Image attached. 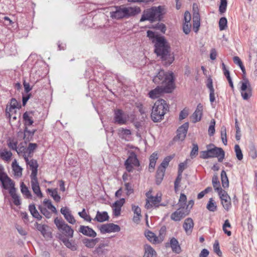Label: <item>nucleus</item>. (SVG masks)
<instances>
[{"instance_id":"f257e3e1","label":"nucleus","mask_w":257,"mask_h":257,"mask_svg":"<svg viewBox=\"0 0 257 257\" xmlns=\"http://www.w3.org/2000/svg\"><path fill=\"white\" fill-rule=\"evenodd\" d=\"M153 81L158 86L148 93L152 99L158 98L164 93H172L175 88V77L172 72L161 69L154 77Z\"/></svg>"},{"instance_id":"f03ea898","label":"nucleus","mask_w":257,"mask_h":257,"mask_svg":"<svg viewBox=\"0 0 257 257\" xmlns=\"http://www.w3.org/2000/svg\"><path fill=\"white\" fill-rule=\"evenodd\" d=\"M159 33H147V37L154 46V53L160 57L163 65L170 66L174 61V55L171 53V46L167 39Z\"/></svg>"},{"instance_id":"7ed1b4c3","label":"nucleus","mask_w":257,"mask_h":257,"mask_svg":"<svg viewBox=\"0 0 257 257\" xmlns=\"http://www.w3.org/2000/svg\"><path fill=\"white\" fill-rule=\"evenodd\" d=\"M169 106L166 101L163 99L157 100L153 106L151 118L155 122H160L163 118L165 114L169 111Z\"/></svg>"},{"instance_id":"20e7f679","label":"nucleus","mask_w":257,"mask_h":257,"mask_svg":"<svg viewBox=\"0 0 257 257\" xmlns=\"http://www.w3.org/2000/svg\"><path fill=\"white\" fill-rule=\"evenodd\" d=\"M141 12L140 7H125L122 5L115 7V11L110 12V17L112 19H120L123 18L135 16Z\"/></svg>"},{"instance_id":"39448f33","label":"nucleus","mask_w":257,"mask_h":257,"mask_svg":"<svg viewBox=\"0 0 257 257\" xmlns=\"http://www.w3.org/2000/svg\"><path fill=\"white\" fill-rule=\"evenodd\" d=\"M163 8L161 6L153 7L145 10L141 18L140 21L148 20L151 22L161 21L163 19Z\"/></svg>"},{"instance_id":"423d86ee","label":"nucleus","mask_w":257,"mask_h":257,"mask_svg":"<svg viewBox=\"0 0 257 257\" xmlns=\"http://www.w3.org/2000/svg\"><path fill=\"white\" fill-rule=\"evenodd\" d=\"M243 80L239 83L241 84L240 92L242 98L244 100H248L252 96V88L250 83L245 74H242Z\"/></svg>"},{"instance_id":"0eeeda50","label":"nucleus","mask_w":257,"mask_h":257,"mask_svg":"<svg viewBox=\"0 0 257 257\" xmlns=\"http://www.w3.org/2000/svg\"><path fill=\"white\" fill-rule=\"evenodd\" d=\"M54 223L59 230L63 232L66 237L72 238L73 236L74 230L65 223L62 218L56 217L54 219Z\"/></svg>"},{"instance_id":"6e6552de","label":"nucleus","mask_w":257,"mask_h":257,"mask_svg":"<svg viewBox=\"0 0 257 257\" xmlns=\"http://www.w3.org/2000/svg\"><path fill=\"white\" fill-rule=\"evenodd\" d=\"M210 158L217 157L219 162H222L225 157V152L221 148L216 147L213 144L207 146Z\"/></svg>"},{"instance_id":"1a4fd4ad","label":"nucleus","mask_w":257,"mask_h":257,"mask_svg":"<svg viewBox=\"0 0 257 257\" xmlns=\"http://www.w3.org/2000/svg\"><path fill=\"white\" fill-rule=\"evenodd\" d=\"M127 121V117L121 109L114 110L113 123L119 125L125 124Z\"/></svg>"},{"instance_id":"9d476101","label":"nucleus","mask_w":257,"mask_h":257,"mask_svg":"<svg viewBox=\"0 0 257 257\" xmlns=\"http://www.w3.org/2000/svg\"><path fill=\"white\" fill-rule=\"evenodd\" d=\"M189 127V123L185 122L179 127L177 130V135L174 138V141H183L186 138V134Z\"/></svg>"},{"instance_id":"9b49d317","label":"nucleus","mask_w":257,"mask_h":257,"mask_svg":"<svg viewBox=\"0 0 257 257\" xmlns=\"http://www.w3.org/2000/svg\"><path fill=\"white\" fill-rule=\"evenodd\" d=\"M120 230V227L113 223H107L102 224L100 227L101 233H110L112 232H118Z\"/></svg>"},{"instance_id":"f8f14e48","label":"nucleus","mask_w":257,"mask_h":257,"mask_svg":"<svg viewBox=\"0 0 257 257\" xmlns=\"http://www.w3.org/2000/svg\"><path fill=\"white\" fill-rule=\"evenodd\" d=\"M146 195L148 196V199L146 200V204L145 205V207L147 209H150L153 207V206H155V207H158L159 203L161 201V196H158L157 195L156 196H151L149 197L148 193L146 194Z\"/></svg>"},{"instance_id":"ddd939ff","label":"nucleus","mask_w":257,"mask_h":257,"mask_svg":"<svg viewBox=\"0 0 257 257\" xmlns=\"http://www.w3.org/2000/svg\"><path fill=\"white\" fill-rule=\"evenodd\" d=\"M190 213V209L182 210L178 209L172 213L171 219L175 221H180L183 218L188 215Z\"/></svg>"},{"instance_id":"4468645a","label":"nucleus","mask_w":257,"mask_h":257,"mask_svg":"<svg viewBox=\"0 0 257 257\" xmlns=\"http://www.w3.org/2000/svg\"><path fill=\"white\" fill-rule=\"evenodd\" d=\"M78 232L89 237L93 238L97 235L96 232L88 226L80 225Z\"/></svg>"},{"instance_id":"2eb2a0df","label":"nucleus","mask_w":257,"mask_h":257,"mask_svg":"<svg viewBox=\"0 0 257 257\" xmlns=\"http://www.w3.org/2000/svg\"><path fill=\"white\" fill-rule=\"evenodd\" d=\"M34 111H27L23 114V119L24 127H28L33 124L34 121L33 119Z\"/></svg>"},{"instance_id":"dca6fc26","label":"nucleus","mask_w":257,"mask_h":257,"mask_svg":"<svg viewBox=\"0 0 257 257\" xmlns=\"http://www.w3.org/2000/svg\"><path fill=\"white\" fill-rule=\"evenodd\" d=\"M60 212L63 215L65 219L69 223L74 224L76 222V220L71 214V211L67 207L61 208L60 209Z\"/></svg>"},{"instance_id":"f3484780","label":"nucleus","mask_w":257,"mask_h":257,"mask_svg":"<svg viewBox=\"0 0 257 257\" xmlns=\"http://www.w3.org/2000/svg\"><path fill=\"white\" fill-rule=\"evenodd\" d=\"M125 203V199L121 198L119 200H117L112 204L113 214L115 216H118L120 215L121 207Z\"/></svg>"},{"instance_id":"a211bd4d","label":"nucleus","mask_w":257,"mask_h":257,"mask_svg":"<svg viewBox=\"0 0 257 257\" xmlns=\"http://www.w3.org/2000/svg\"><path fill=\"white\" fill-rule=\"evenodd\" d=\"M203 105L201 103H199L197 106L195 111L192 115L193 122H196L201 120L203 114Z\"/></svg>"},{"instance_id":"6ab92c4d","label":"nucleus","mask_w":257,"mask_h":257,"mask_svg":"<svg viewBox=\"0 0 257 257\" xmlns=\"http://www.w3.org/2000/svg\"><path fill=\"white\" fill-rule=\"evenodd\" d=\"M60 239L64 244L71 250L75 251L77 250L78 245L75 240L72 239L69 240L67 237L64 236L60 238Z\"/></svg>"},{"instance_id":"aec40b11","label":"nucleus","mask_w":257,"mask_h":257,"mask_svg":"<svg viewBox=\"0 0 257 257\" xmlns=\"http://www.w3.org/2000/svg\"><path fill=\"white\" fill-rule=\"evenodd\" d=\"M183 228L184 229L187 234H190L193 230L194 227V222L191 218H186L183 225Z\"/></svg>"},{"instance_id":"412c9836","label":"nucleus","mask_w":257,"mask_h":257,"mask_svg":"<svg viewBox=\"0 0 257 257\" xmlns=\"http://www.w3.org/2000/svg\"><path fill=\"white\" fill-rule=\"evenodd\" d=\"M0 181L2 187L5 190L9 189L12 186H15L14 182L7 175L3 178L0 177Z\"/></svg>"},{"instance_id":"4be33fe9","label":"nucleus","mask_w":257,"mask_h":257,"mask_svg":"<svg viewBox=\"0 0 257 257\" xmlns=\"http://www.w3.org/2000/svg\"><path fill=\"white\" fill-rule=\"evenodd\" d=\"M34 225L35 228L41 232V234L44 237H49L50 236V233L47 231V228H48V225L39 224L38 222H36Z\"/></svg>"},{"instance_id":"5701e85b","label":"nucleus","mask_w":257,"mask_h":257,"mask_svg":"<svg viewBox=\"0 0 257 257\" xmlns=\"http://www.w3.org/2000/svg\"><path fill=\"white\" fill-rule=\"evenodd\" d=\"M170 244L173 252L179 253L181 251V248L179 244V242L175 237L171 238L170 240Z\"/></svg>"},{"instance_id":"b1692460","label":"nucleus","mask_w":257,"mask_h":257,"mask_svg":"<svg viewBox=\"0 0 257 257\" xmlns=\"http://www.w3.org/2000/svg\"><path fill=\"white\" fill-rule=\"evenodd\" d=\"M145 253L143 257H156L157 253L154 249L149 244L144 245Z\"/></svg>"},{"instance_id":"393cba45","label":"nucleus","mask_w":257,"mask_h":257,"mask_svg":"<svg viewBox=\"0 0 257 257\" xmlns=\"http://www.w3.org/2000/svg\"><path fill=\"white\" fill-rule=\"evenodd\" d=\"M108 219L109 216L107 212L103 211L102 212H100L98 211L94 220H96L99 222H102L108 220Z\"/></svg>"},{"instance_id":"a878e982","label":"nucleus","mask_w":257,"mask_h":257,"mask_svg":"<svg viewBox=\"0 0 257 257\" xmlns=\"http://www.w3.org/2000/svg\"><path fill=\"white\" fill-rule=\"evenodd\" d=\"M19 133L24 134L23 139L25 141L24 144H26L27 142L31 141L33 138V135L28 127H24L23 132L20 131Z\"/></svg>"},{"instance_id":"bb28decb","label":"nucleus","mask_w":257,"mask_h":257,"mask_svg":"<svg viewBox=\"0 0 257 257\" xmlns=\"http://www.w3.org/2000/svg\"><path fill=\"white\" fill-rule=\"evenodd\" d=\"M106 246H107V245L105 244H99V245L95 249L94 253L97 254L100 256L105 255L108 251V250L105 248Z\"/></svg>"},{"instance_id":"cd10ccee","label":"nucleus","mask_w":257,"mask_h":257,"mask_svg":"<svg viewBox=\"0 0 257 257\" xmlns=\"http://www.w3.org/2000/svg\"><path fill=\"white\" fill-rule=\"evenodd\" d=\"M99 239L96 238L94 239H89L84 238L82 239V243L88 248H93L96 244L99 241Z\"/></svg>"},{"instance_id":"c85d7f7f","label":"nucleus","mask_w":257,"mask_h":257,"mask_svg":"<svg viewBox=\"0 0 257 257\" xmlns=\"http://www.w3.org/2000/svg\"><path fill=\"white\" fill-rule=\"evenodd\" d=\"M200 16L198 13L194 14L193 16V31L197 32L200 26Z\"/></svg>"},{"instance_id":"c756f323","label":"nucleus","mask_w":257,"mask_h":257,"mask_svg":"<svg viewBox=\"0 0 257 257\" xmlns=\"http://www.w3.org/2000/svg\"><path fill=\"white\" fill-rule=\"evenodd\" d=\"M18 102L17 100L14 98H12L11 99V102H10V107L8 108L7 107L6 110V113L7 115H8L9 117H11L12 115V114H11V112H12L13 110L18 108Z\"/></svg>"},{"instance_id":"7c9ffc66","label":"nucleus","mask_w":257,"mask_h":257,"mask_svg":"<svg viewBox=\"0 0 257 257\" xmlns=\"http://www.w3.org/2000/svg\"><path fill=\"white\" fill-rule=\"evenodd\" d=\"M31 183L34 193L36 194L38 197L42 198L43 197V194L41 191L38 181H31Z\"/></svg>"},{"instance_id":"2f4dec72","label":"nucleus","mask_w":257,"mask_h":257,"mask_svg":"<svg viewBox=\"0 0 257 257\" xmlns=\"http://www.w3.org/2000/svg\"><path fill=\"white\" fill-rule=\"evenodd\" d=\"M28 156L27 155H24V158L25 159V161L27 164V165H29L30 166V169H38V164L37 163V160L34 159H32L31 160H29Z\"/></svg>"},{"instance_id":"473e14b6","label":"nucleus","mask_w":257,"mask_h":257,"mask_svg":"<svg viewBox=\"0 0 257 257\" xmlns=\"http://www.w3.org/2000/svg\"><path fill=\"white\" fill-rule=\"evenodd\" d=\"M126 160L128 161L129 163L133 165L134 166L139 167L140 166L139 161L137 158L136 154L134 152L131 153Z\"/></svg>"},{"instance_id":"72a5a7b5","label":"nucleus","mask_w":257,"mask_h":257,"mask_svg":"<svg viewBox=\"0 0 257 257\" xmlns=\"http://www.w3.org/2000/svg\"><path fill=\"white\" fill-rule=\"evenodd\" d=\"M165 172V170L161 169L158 167L156 175V183L157 185H160L162 182L164 176Z\"/></svg>"},{"instance_id":"f704fd0d","label":"nucleus","mask_w":257,"mask_h":257,"mask_svg":"<svg viewBox=\"0 0 257 257\" xmlns=\"http://www.w3.org/2000/svg\"><path fill=\"white\" fill-rule=\"evenodd\" d=\"M29 209L31 214L34 218H36L38 220H41L42 216L39 214L34 204H30L29 206Z\"/></svg>"},{"instance_id":"c9c22d12","label":"nucleus","mask_w":257,"mask_h":257,"mask_svg":"<svg viewBox=\"0 0 257 257\" xmlns=\"http://www.w3.org/2000/svg\"><path fill=\"white\" fill-rule=\"evenodd\" d=\"M12 167L15 175L18 176H21L22 175V168L19 165L16 160L13 162Z\"/></svg>"},{"instance_id":"e433bc0d","label":"nucleus","mask_w":257,"mask_h":257,"mask_svg":"<svg viewBox=\"0 0 257 257\" xmlns=\"http://www.w3.org/2000/svg\"><path fill=\"white\" fill-rule=\"evenodd\" d=\"M12 156V153L7 149L0 151V158L3 160L8 161L10 160Z\"/></svg>"},{"instance_id":"4c0bfd02","label":"nucleus","mask_w":257,"mask_h":257,"mask_svg":"<svg viewBox=\"0 0 257 257\" xmlns=\"http://www.w3.org/2000/svg\"><path fill=\"white\" fill-rule=\"evenodd\" d=\"M221 180L222 187L224 188L228 187L229 181L226 173L224 170H222L221 172Z\"/></svg>"},{"instance_id":"58836bf2","label":"nucleus","mask_w":257,"mask_h":257,"mask_svg":"<svg viewBox=\"0 0 257 257\" xmlns=\"http://www.w3.org/2000/svg\"><path fill=\"white\" fill-rule=\"evenodd\" d=\"M212 182L213 186L214 188V190L218 192L222 189L221 188V187H220V182L218 180V177L216 175H214L213 176Z\"/></svg>"},{"instance_id":"ea45409f","label":"nucleus","mask_w":257,"mask_h":257,"mask_svg":"<svg viewBox=\"0 0 257 257\" xmlns=\"http://www.w3.org/2000/svg\"><path fill=\"white\" fill-rule=\"evenodd\" d=\"M132 132L129 129L121 127L118 130V135L121 139H124L125 137L130 136Z\"/></svg>"},{"instance_id":"a19ab883","label":"nucleus","mask_w":257,"mask_h":257,"mask_svg":"<svg viewBox=\"0 0 257 257\" xmlns=\"http://www.w3.org/2000/svg\"><path fill=\"white\" fill-rule=\"evenodd\" d=\"M186 196L184 194L181 193L178 202L179 209L184 210V208L186 206Z\"/></svg>"},{"instance_id":"79ce46f5","label":"nucleus","mask_w":257,"mask_h":257,"mask_svg":"<svg viewBox=\"0 0 257 257\" xmlns=\"http://www.w3.org/2000/svg\"><path fill=\"white\" fill-rule=\"evenodd\" d=\"M47 191L50 193V195L56 202H60L61 197L60 195L58 194V192L56 189H52L49 188L47 189Z\"/></svg>"},{"instance_id":"37998d69","label":"nucleus","mask_w":257,"mask_h":257,"mask_svg":"<svg viewBox=\"0 0 257 257\" xmlns=\"http://www.w3.org/2000/svg\"><path fill=\"white\" fill-rule=\"evenodd\" d=\"M20 187L21 192L23 195H25L28 198H31L32 197L31 193L24 182L21 183Z\"/></svg>"},{"instance_id":"c03bdc74","label":"nucleus","mask_w":257,"mask_h":257,"mask_svg":"<svg viewBox=\"0 0 257 257\" xmlns=\"http://www.w3.org/2000/svg\"><path fill=\"white\" fill-rule=\"evenodd\" d=\"M43 204L47 207L48 209L50 210L52 212L56 214L58 213L56 207L52 205L50 200L45 199L43 201Z\"/></svg>"},{"instance_id":"a18cd8bd","label":"nucleus","mask_w":257,"mask_h":257,"mask_svg":"<svg viewBox=\"0 0 257 257\" xmlns=\"http://www.w3.org/2000/svg\"><path fill=\"white\" fill-rule=\"evenodd\" d=\"M145 236L147 238V239L151 242L153 243H155L157 240V237L155 235L154 233L153 232L147 230L145 233Z\"/></svg>"},{"instance_id":"49530a36","label":"nucleus","mask_w":257,"mask_h":257,"mask_svg":"<svg viewBox=\"0 0 257 257\" xmlns=\"http://www.w3.org/2000/svg\"><path fill=\"white\" fill-rule=\"evenodd\" d=\"M206 208L210 211L214 212L216 211L217 206L213 198H211L209 199Z\"/></svg>"},{"instance_id":"de8ad7c7","label":"nucleus","mask_w":257,"mask_h":257,"mask_svg":"<svg viewBox=\"0 0 257 257\" xmlns=\"http://www.w3.org/2000/svg\"><path fill=\"white\" fill-rule=\"evenodd\" d=\"M17 148L16 152L19 155H22L24 157V155H27V148L24 145L23 143H20L18 146H17Z\"/></svg>"},{"instance_id":"09e8293b","label":"nucleus","mask_w":257,"mask_h":257,"mask_svg":"<svg viewBox=\"0 0 257 257\" xmlns=\"http://www.w3.org/2000/svg\"><path fill=\"white\" fill-rule=\"evenodd\" d=\"M173 158V157L172 156H169L166 157L163 160L161 165L159 166V168H161V169L166 170V168L168 166L169 162Z\"/></svg>"},{"instance_id":"8fccbe9b","label":"nucleus","mask_w":257,"mask_h":257,"mask_svg":"<svg viewBox=\"0 0 257 257\" xmlns=\"http://www.w3.org/2000/svg\"><path fill=\"white\" fill-rule=\"evenodd\" d=\"M192 149L190 152V157L192 159L195 158L198 153V146L196 143H193L192 144Z\"/></svg>"},{"instance_id":"3c124183","label":"nucleus","mask_w":257,"mask_h":257,"mask_svg":"<svg viewBox=\"0 0 257 257\" xmlns=\"http://www.w3.org/2000/svg\"><path fill=\"white\" fill-rule=\"evenodd\" d=\"M234 151L235 152V155L237 159L238 160L241 161L243 159V154L238 145H235Z\"/></svg>"},{"instance_id":"603ef678","label":"nucleus","mask_w":257,"mask_h":257,"mask_svg":"<svg viewBox=\"0 0 257 257\" xmlns=\"http://www.w3.org/2000/svg\"><path fill=\"white\" fill-rule=\"evenodd\" d=\"M38 208L40 210L41 213L43 214L47 218H51L52 214L46 208L40 205L39 206Z\"/></svg>"},{"instance_id":"864d4df0","label":"nucleus","mask_w":257,"mask_h":257,"mask_svg":"<svg viewBox=\"0 0 257 257\" xmlns=\"http://www.w3.org/2000/svg\"><path fill=\"white\" fill-rule=\"evenodd\" d=\"M78 215L79 216L82 218H83L85 220L91 222L92 218L89 215H88L84 208L83 209L81 212H78Z\"/></svg>"},{"instance_id":"5fc2aeb1","label":"nucleus","mask_w":257,"mask_h":257,"mask_svg":"<svg viewBox=\"0 0 257 257\" xmlns=\"http://www.w3.org/2000/svg\"><path fill=\"white\" fill-rule=\"evenodd\" d=\"M221 201V204H222L223 208H224V209H225L226 211H228L231 206V199H223L222 201Z\"/></svg>"},{"instance_id":"6e6d98bb","label":"nucleus","mask_w":257,"mask_h":257,"mask_svg":"<svg viewBox=\"0 0 257 257\" xmlns=\"http://www.w3.org/2000/svg\"><path fill=\"white\" fill-rule=\"evenodd\" d=\"M213 251L216 253L219 256L222 255V252L220 249L219 243L217 240H216L213 244Z\"/></svg>"},{"instance_id":"4d7b16f0","label":"nucleus","mask_w":257,"mask_h":257,"mask_svg":"<svg viewBox=\"0 0 257 257\" xmlns=\"http://www.w3.org/2000/svg\"><path fill=\"white\" fill-rule=\"evenodd\" d=\"M152 28L156 30H160L161 32H165L166 31V26L163 23H158L153 25Z\"/></svg>"},{"instance_id":"13d9d810","label":"nucleus","mask_w":257,"mask_h":257,"mask_svg":"<svg viewBox=\"0 0 257 257\" xmlns=\"http://www.w3.org/2000/svg\"><path fill=\"white\" fill-rule=\"evenodd\" d=\"M227 26V20L225 17H222L219 21V27L220 31H223Z\"/></svg>"},{"instance_id":"bf43d9fd","label":"nucleus","mask_w":257,"mask_h":257,"mask_svg":"<svg viewBox=\"0 0 257 257\" xmlns=\"http://www.w3.org/2000/svg\"><path fill=\"white\" fill-rule=\"evenodd\" d=\"M215 121L214 119H212L210 122V124L209 125L208 128V135L210 136H212L215 133Z\"/></svg>"},{"instance_id":"052dcab7","label":"nucleus","mask_w":257,"mask_h":257,"mask_svg":"<svg viewBox=\"0 0 257 257\" xmlns=\"http://www.w3.org/2000/svg\"><path fill=\"white\" fill-rule=\"evenodd\" d=\"M231 225L229 222L228 220H226L223 225V230L225 234H226L228 236H230L231 234V232L226 229V227H230Z\"/></svg>"},{"instance_id":"680f3d73","label":"nucleus","mask_w":257,"mask_h":257,"mask_svg":"<svg viewBox=\"0 0 257 257\" xmlns=\"http://www.w3.org/2000/svg\"><path fill=\"white\" fill-rule=\"evenodd\" d=\"M227 0H220L219 10L221 14L224 13L226 9Z\"/></svg>"},{"instance_id":"e2e57ef3","label":"nucleus","mask_w":257,"mask_h":257,"mask_svg":"<svg viewBox=\"0 0 257 257\" xmlns=\"http://www.w3.org/2000/svg\"><path fill=\"white\" fill-rule=\"evenodd\" d=\"M182 179V174H179L178 173V176L176 178V180L174 182V189L176 192L178 190V188L179 187V184Z\"/></svg>"},{"instance_id":"0e129e2a","label":"nucleus","mask_w":257,"mask_h":257,"mask_svg":"<svg viewBox=\"0 0 257 257\" xmlns=\"http://www.w3.org/2000/svg\"><path fill=\"white\" fill-rule=\"evenodd\" d=\"M17 145V141H14V140H11V139L9 140L8 142V146L9 148L16 151V150L18 149Z\"/></svg>"},{"instance_id":"69168bd1","label":"nucleus","mask_w":257,"mask_h":257,"mask_svg":"<svg viewBox=\"0 0 257 257\" xmlns=\"http://www.w3.org/2000/svg\"><path fill=\"white\" fill-rule=\"evenodd\" d=\"M249 155L253 159H255L257 157V152L253 145L249 147Z\"/></svg>"},{"instance_id":"338daca9","label":"nucleus","mask_w":257,"mask_h":257,"mask_svg":"<svg viewBox=\"0 0 257 257\" xmlns=\"http://www.w3.org/2000/svg\"><path fill=\"white\" fill-rule=\"evenodd\" d=\"M217 192L219 195L221 201H222L223 199H230V197H229V196L228 195V194L227 193V192L225 191L222 189Z\"/></svg>"},{"instance_id":"774afa93","label":"nucleus","mask_w":257,"mask_h":257,"mask_svg":"<svg viewBox=\"0 0 257 257\" xmlns=\"http://www.w3.org/2000/svg\"><path fill=\"white\" fill-rule=\"evenodd\" d=\"M37 145L35 143H30L28 147L27 148V153L30 155L33 153L34 151L37 148Z\"/></svg>"}]
</instances>
